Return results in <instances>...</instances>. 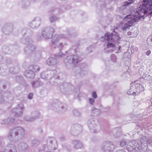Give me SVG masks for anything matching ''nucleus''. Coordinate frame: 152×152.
I'll return each mask as SVG.
<instances>
[{"label":"nucleus","instance_id":"nucleus-8","mask_svg":"<svg viewBox=\"0 0 152 152\" xmlns=\"http://www.w3.org/2000/svg\"><path fill=\"white\" fill-rule=\"evenodd\" d=\"M49 140H50V142L51 144H53V142H54L53 145H52V147L53 148V150L56 149L57 148V143L55 141L54 139L52 137H50L49 138Z\"/></svg>","mask_w":152,"mask_h":152},{"label":"nucleus","instance_id":"nucleus-23","mask_svg":"<svg viewBox=\"0 0 152 152\" xmlns=\"http://www.w3.org/2000/svg\"><path fill=\"white\" fill-rule=\"evenodd\" d=\"M119 49H120V48H121V47H120V46H119Z\"/></svg>","mask_w":152,"mask_h":152},{"label":"nucleus","instance_id":"nucleus-15","mask_svg":"<svg viewBox=\"0 0 152 152\" xmlns=\"http://www.w3.org/2000/svg\"><path fill=\"white\" fill-rule=\"evenodd\" d=\"M126 144V142L125 140H123L120 142V145L122 146H124Z\"/></svg>","mask_w":152,"mask_h":152},{"label":"nucleus","instance_id":"nucleus-9","mask_svg":"<svg viewBox=\"0 0 152 152\" xmlns=\"http://www.w3.org/2000/svg\"><path fill=\"white\" fill-rule=\"evenodd\" d=\"M73 143L74 148L76 149L80 148L83 147L82 144L77 141H75Z\"/></svg>","mask_w":152,"mask_h":152},{"label":"nucleus","instance_id":"nucleus-25","mask_svg":"<svg viewBox=\"0 0 152 152\" xmlns=\"http://www.w3.org/2000/svg\"><path fill=\"white\" fill-rule=\"evenodd\" d=\"M109 36H110V34H109Z\"/></svg>","mask_w":152,"mask_h":152},{"label":"nucleus","instance_id":"nucleus-19","mask_svg":"<svg viewBox=\"0 0 152 152\" xmlns=\"http://www.w3.org/2000/svg\"><path fill=\"white\" fill-rule=\"evenodd\" d=\"M33 96V94H30L28 96V98L30 99H31Z\"/></svg>","mask_w":152,"mask_h":152},{"label":"nucleus","instance_id":"nucleus-10","mask_svg":"<svg viewBox=\"0 0 152 152\" xmlns=\"http://www.w3.org/2000/svg\"><path fill=\"white\" fill-rule=\"evenodd\" d=\"M127 93L128 94L130 95H136V92L132 86L127 91Z\"/></svg>","mask_w":152,"mask_h":152},{"label":"nucleus","instance_id":"nucleus-5","mask_svg":"<svg viewBox=\"0 0 152 152\" xmlns=\"http://www.w3.org/2000/svg\"><path fill=\"white\" fill-rule=\"evenodd\" d=\"M18 132L16 131V129H14L11 131L8 135V137L9 138L14 137L18 135L20 133V134L23 135L24 134V129L21 128H19L18 129Z\"/></svg>","mask_w":152,"mask_h":152},{"label":"nucleus","instance_id":"nucleus-1","mask_svg":"<svg viewBox=\"0 0 152 152\" xmlns=\"http://www.w3.org/2000/svg\"><path fill=\"white\" fill-rule=\"evenodd\" d=\"M148 140L146 136L142 137L140 141H132L128 144L135 150L141 149L144 152L147 151L148 148Z\"/></svg>","mask_w":152,"mask_h":152},{"label":"nucleus","instance_id":"nucleus-6","mask_svg":"<svg viewBox=\"0 0 152 152\" xmlns=\"http://www.w3.org/2000/svg\"><path fill=\"white\" fill-rule=\"evenodd\" d=\"M134 83L132 86L136 92V95L139 94L144 91V88L142 85L139 83H136L135 82Z\"/></svg>","mask_w":152,"mask_h":152},{"label":"nucleus","instance_id":"nucleus-22","mask_svg":"<svg viewBox=\"0 0 152 152\" xmlns=\"http://www.w3.org/2000/svg\"><path fill=\"white\" fill-rule=\"evenodd\" d=\"M72 61H73V62H76V63H77L78 62V61H77V60H76V61H75V60H72Z\"/></svg>","mask_w":152,"mask_h":152},{"label":"nucleus","instance_id":"nucleus-2","mask_svg":"<svg viewBox=\"0 0 152 152\" xmlns=\"http://www.w3.org/2000/svg\"><path fill=\"white\" fill-rule=\"evenodd\" d=\"M124 20L127 21V22L124 25V27L122 28V29L125 31L128 28L132 26L133 23L136 22L135 16L132 15H127L124 19Z\"/></svg>","mask_w":152,"mask_h":152},{"label":"nucleus","instance_id":"nucleus-17","mask_svg":"<svg viewBox=\"0 0 152 152\" xmlns=\"http://www.w3.org/2000/svg\"><path fill=\"white\" fill-rule=\"evenodd\" d=\"M151 53V51L150 50H148L146 51V54L148 56L150 55Z\"/></svg>","mask_w":152,"mask_h":152},{"label":"nucleus","instance_id":"nucleus-11","mask_svg":"<svg viewBox=\"0 0 152 152\" xmlns=\"http://www.w3.org/2000/svg\"><path fill=\"white\" fill-rule=\"evenodd\" d=\"M28 147L27 144L24 142H21L20 143L19 145V148H20L24 150L27 148Z\"/></svg>","mask_w":152,"mask_h":152},{"label":"nucleus","instance_id":"nucleus-14","mask_svg":"<svg viewBox=\"0 0 152 152\" xmlns=\"http://www.w3.org/2000/svg\"><path fill=\"white\" fill-rule=\"evenodd\" d=\"M115 46V45L114 44H113L112 43H110L109 42L108 43L107 45V48H110L112 47H114Z\"/></svg>","mask_w":152,"mask_h":152},{"label":"nucleus","instance_id":"nucleus-20","mask_svg":"<svg viewBox=\"0 0 152 152\" xmlns=\"http://www.w3.org/2000/svg\"><path fill=\"white\" fill-rule=\"evenodd\" d=\"M39 142L37 141H36L35 140H33L32 142V143L34 145L37 144Z\"/></svg>","mask_w":152,"mask_h":152},{"label":"nucleus","instance_id":"nucleus-12","mask_svg":"<svg viewBox=\"0 0 152 152\" xmlns=\"http://www.w3.org/2000/svg\"><path fill=\"white\" fill-rule=\"evenodd\" d=\"M4 152H17L15 147L13 145H12L11 149L9 150H6Z\"/></svg>","mask_w":152,"mask_h":152},{"label":"nucleus","instance_id":"nucleus-3","mask_svg":"<svg viewBox=\"0 0 152 152\" xmlns=\"http://www.w3.org/2000/svg\"><path fill=\"white\" fill-rule=\"evenodd\" d=\"M144 4L140 5V7L142 8L141 10H143L144 14H147L148 10L152 9V0H144Z\"/></svg>","mask_w":152,"mask_h":152},{"label":"nucleus","instance_id":"nucleus-4","mask_svg":"<svg viewBox=\"0 0 152 152\" xmlns=\"http://www.w3.org/2000/svg\"><path fill=\"white\" fill-rule=\"evenodd\" d=\"M102 149L104 152H112L114 149V145L110 142H105L102 145Z\"/></svg>","mask_w":152,"mask_h":152},{"label":"nucleus","instance_id":"nucleus-7","mask_svg":"<svg viewBox=\"0 0 152 152\" xmlns=\"http://www.w3.org/2000/svg\"><path fill=\"white\" fill-rule=\"evenodd\" d=\"M107 40L108 41H110V40L111 41H116L118 40L120 38L119 37V36L118 35H114L112 34H111V39H110V37H109L108 34L107 36Z\"/></svg>","mask_w":152,"mask_h":152},{"label":"nucleus","instance_id":"nucleus-13","mask_svg":"<svg viewBox=\"0 0 152 152\" xmlns=\"http://www.w3.org/2000/svg\"><path fill=\"white\" fill-rule=\"evenodd\" d=\"M134 1L133 0H129L128 2H125V4L123 5V6H129L133 3Z\"/></svg>","mask_w":152,"mask_h":152},{"label":"nucleus","instance_id":"nucleus-21","mask_svg":"<svg viewBox=\"0 0 152 152\" xmlns=\"http://www.w3.org/2000/svg\"><path fill=\"white\" fill-rule=\"evenodd\" d=\"M128 34L129 35H132V32H129L128 33Z\"/></svg>","mask_w":152,"mask_h":152},{"label":"nucleus","instance_id":"nucleus-16","mask_svg":"<svg viewBox=\"0 0 152 152\" xmlns=\"http://www.w3.org/2000/svg\"><path fill=\"white\" fill-rule=\"evenodd\" d=\"M92 96L94 98L97 97V94L96 92H94L92 94Z\"/></svg>","mask_w":152,"mask_h":152},{"label":"nucleus","instance_id":"nucleus-18","mask_svg":"<svg viewBox=\"0 0 152 152\" xmlns=\"http://www.w3.org/2000/svg\"><path fill=\"white\" fill-rule=\"evenodd\" d=\"M90 102L91 104H93L94 102V100L92 98H90L89 99Z\"/></svg>","mask_w":152,"mask_h":152},{"label":"nucleus","instance_id":"nucleus-24","mask_svg":"<svg viewBox=\"0 0 152 152\" xmlns=\"http://www.w3.org/2000/svg\"><path fill=\"white\" fill-rule=\"evenodd\" d=\"M151 41L152 42V38H151Z\"/></svg>","mask_w":152,"mask_h":152}]
</instances>
